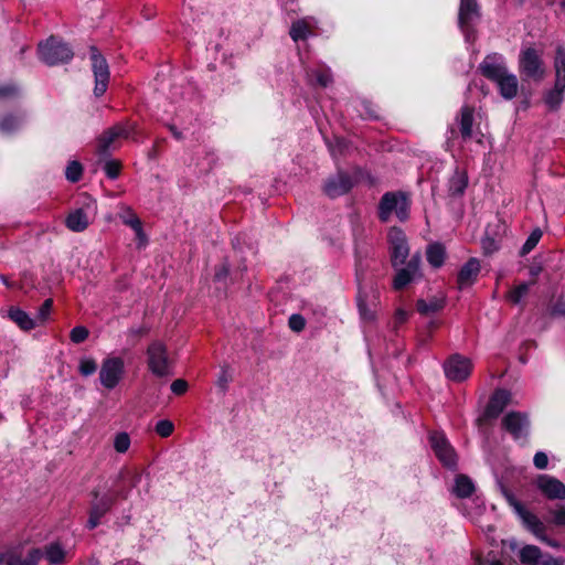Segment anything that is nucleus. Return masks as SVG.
Returning <instances> with one entry per match:
<instances>
[{
  "label": "nucleus",
  "instance_id": "nucleus-49",
  "mask_svg": "<svg viewBox=\"0 0 565 565\" xmlns=\"http://www.w3.org/2000/svg\"><path fill=\"white\" fill-rule=\"evenodd\" d=\"M360 107L361 109H359V111L363 118L375 119L379 117L377 110L371 103L363 100L361 102Z\"/></svg>",
  "mask_w": 565,
  "mask_h": 565
},
{
  "label": "nucleus",
  "instance_id": "nucleus-58",
  "mask_svg": "<svg viewBox=\"0 0 565 565\" xmlns=\"http://www.w3.org/2000/svg\"><path fill=\"white\" fill-rule=\"evenodd\" d=\"M134 232L136 233V236L139 239V244L145 245L147 242V237L142 230V224H139V230H134Z\"/></svg>",
  "mask_w": 565,
  "mask_h": 565
},
{
  "label": "nucleus",
  "instance_id": "nucleus-33",
  "mask_svg": "<svg viewBox=\"0 0 565 565\" xmlns=\"http://www.w3.org/2000/svg\"><path fill=\"white\" fill-rule=\"evenodd\" d=\"M541 558V550L535 545H526L520 551V559L525 565H539Z\"/></svg>",
  "mask_w": 565,
  "mask_h": 565
},
{
  "label": "nucleus",
  "instance_id": "nucleus-12",
  "mask_svg": "<svg viewBox=\"0 0 565 565\" xmlns=\"http://www.w3.org/2000/svg\"><path fill=\"white\" fill-rule=\"evenodd\" d=\"M505 498L510 505H512L515 512L523 519L529 529L539 537L541 541L546 542L551 546H557V543L548 540L544 535L543 523L532 513L527 512L521 502H519L512 494L505 493Z\"/></svg>",
  "mask_w": 565,
  "mask_h": 565
},
{
  "label": "nucleus",
  "instance_id": "nucleus-18",
  "mask_svg": "<svg viewBox=\"0 0 565 565\" xmlns=\"http://www.w3.org/2000/svg\"><path fill=\"white\" fill-rule=\"evenodd\" d=\"M536 486L551 500L565 499V484L555 477L541 475L536 480Z\"/></svg>",
  "mask_w": 565,
  "mask_h": 565
},
{
  "label": "nucleus",
  "instance_id": "nucleus-52",
  "mask_svg": "<svg viewBox=\"0 0 565 565\" xmlns=\"http://www.w3.org/2000/svg\"><path fill=\"white\" fill-rule=\"evenodd\" d=\"M553 515V523L559 526H565V507H559L558 509L551 512Z\"/></svg>",
  "mask_w": 565,
  "mask_h": 565
},
{
  "label": "nucleus",
  "instance_id": "nucleus-19",
  "mask_svg": "<svg viewBox=\"0 0 565 565\" xmlns=\"http://www.w3.org/2000/svg\"><path fill=\"white\" fill-rule=\"evenodd\" d=\"M502 425L515 439L527 434V417L519 412H511L507 414L502 420Z\"/></svg>",
  "mask_w": 565,
  "mask_h": 565
},
{
  "label": "nucleus",
  "instance_id": "nucleus-34",
  "mask_svg": "<svg viewBox=\"0 0 565 565\" xmlns=\"http://www.w3.org/2000/svg\"><path fill=\"white\" fill-rule=\"evenodd\" d=\"M43 555L50 565H61L65 558V552L58 543L47 545Z\"/></svg>",
  "mask_w": 565,
  "mask_h": 565
},
{
  "label": "nucleus",
  "instance_id": "nucleus-60",
  "mask_svg": "<svg viewBox=\"0 0 565 565\" xmlns=\"http://www.w3.org/2000/svg\"><path fill=\"white\" fill-rule=\"evenodd\" d=\"M130 332L132 334H136V335H142V334H146L148 332V329L146 328H134L130 330Z\"/></svg>",
  "mask_w": 565,
  "mask_h": 565
},
{
  "label": "nucleus",
  "instance_id": "nucleus-45",
  "mask_svg": "<svg viewBox=\"0 0 565 565\" xmlns=\"http://www.w3.org/2000/svg\"><path fill=\"white\" fill-rule=\"evenodd\" d=\"M20 95V88L14 84L0 86V100L13 99Z\"/></svg>",
  "mask_w": 565,
  "mask_h": 565
},
{
  "label": "nucleus",
  "instance_id": "nucleus-6",
  "mask_svg": "<svg viewBox=\"0 0 565 565\" xmlns=\"http://www.w3.org/2000/svg\"><path fill=\"white\" fill-rule=\"evenodd\" d=\"M126 373L125 361L120 356H107L99 370L100 384L107 390H114Z\"/></svg>",
  "mask_w": 565,
  "mask_h": 565
},
{
  "label": "nucleus",
  "instance_id": "nucleus-43",
  "mask_svg": "<svg viewBox=\"0 0 565 565\" xmlns=\"http://www.w3.org/2000/svg\"><path fill=\"white\" fill-rule=\"evenodd\" d=\"M97 370V364L92 358H82L79 360L78 371L83 376L93 375Z\"/></svg>",
  "mask_w": 565,
  "mask_h": 565
},
{
  "label": "nucleus",
  "instance_id": "nucleus-10",
  "mask_svg": "<svg viewBox=\"0 0 565 565\" xmlns=\"http://www.w3.org/2000/svg\"><path fill=\"white\" fill-rule=\"evenodd\" d=\"M387 239L391 249V260L394 268L405 264L409 255L406 236L401 228L392 227L388 231Z\"/></svg>",
  "mask_w": 565,
  "mask_h": 565
},
{
  "label": "nucleus",
  "instance_id": "nucleus-24",
  "mask_svg": "<svg viewBox=\"0 0 565 565\" xmlns=\"http://www.w3.org/2000/svg\"><path fill=\"white\" fill-rule=\"evenodd\" d=\"M500 94L505 99H512L516 96L519 82L514 74L507 72L500 79L495 82Z\"/></svg>",
  "mask_w": 565,
  "mask_h": 565
},
{
  "label": "nucleus",
  "instance_id": "nucleus-59",
  "mask_svg": "<svg viewBox=\"0 0 565 565\" xmlns=\"http://www.w3.org/2000/svg\"><path fill=\"white\" fill-rule=\"evenodd\" d=\"M540 565H558V562L552 556H543L540 559Z\"/></svg>",
  "mask_w": 565,
  "mask_h": 565
},
{
  "label": "nucleus",
  "instance_id": "nucleus-17",
  "mask_svg": "<svg viewBox=\"0 0 565 565\" xmlns=\"http://www.w3.org/2000/svg\"><path fill=\"white\" fill-rule=\"evenodd\" d=\"M556 81L554 87L545 95V104L551 109H556L563 102V94L565 89V63L561 60L558 62Z\"/></svg>",
  "mask_w": 565,
  "mask_h": 565
},
{
  "label": "nucleus",
  "instance_id": "nucleus-3",
  "mask_svg": "<svg viewBox=\"0 0 565 565\" xmlns=\"http://www.w3.org/2000/svg\"><path fill=\"white\" fill-rule=\"evenodd\" d=\"M39 57L49 66L67 63L73 58V51L67 43L50 36L39 44Z\"/></svg>",
  "mask_w": 565,
  "mask_h": 565
},
{
  "label": "nucleus",
  "instance_id": "nucleus-57",
  "mask_svg": "<svg viewBox=\"0 0 565 565\" xmlns=\"http://www.w3.org/2000/svg\"><path fill=\"white\" fill-rule=\"evenodd\" d=\"M394 318L396 324H402L407 320L408 313L404 309H397Z\"/></svg>",
  "mask_w": 565,
  "mask_h": 565
},
{
  "label": "nucleus",
  "instance_id": "nucleus-4",
  "mask_svg": "<svg viewBox=\"0 0 565 565\" xmlns=\"http://www.w3.org/2000/svg\"><path fill=\"white\" fill-rule=\"evenodd\" d=\"M93 500L90 501L89 518L87 520V527L95 529L102 518L111 509L117 498L127 499V491H117L114 494L100 493L98 489L92 491Z\"/></svg>",
  "mask_w": 565,
  "mask_h": 565
},
{
  "label": "nucleus",
  "instance_id": "nucleus-30",
  "mask_svg": "<svg viewBox=\"0 0 565 565\" xmlns=\"http://www.w3.org/2000/svg\"><path fill=\"white\" fill-rule=\"evenodd\" d=\"M310 81H313L321 87H327L332 83L331 70L327 66H319L307 72Z\"/></svg>",
  "mask_w": 565,
  "mask_h": 565
},
{
  "label": "nucleus",
  "instance_id": "nucleus-8",
  "mask_svg": "<svg viewBox=\"0 0 565 565\" xmlns=\"http://www.w3.org/2000/svg\"><path fill=\"white\" fill-rule=\"evenodd\" d=\"M92 71L95 77L94 94L99 97L105 94L109 82V66L106 58L95 47H90Z\"/></svg>",
  "mask_w": 565,
  "mask_h": 565
},
{
  "label": "nucleus",
  "instance_id": "nucleus-35",
  "mask_svg": "<svg viewBox=\"0 0 565 565\" xmlns=\"http://www.w3.org/2000/svg\"><path fill=\"white\" fill-rule=\"evenodd\" d=\"M289 34L291 39L297 42L305 40L310 34V30L303 21H297L292 23Z\"/></svg>",
  "mask_w": 565,
  "mask_h": 565
},
{
  "label": "nucleus",
  "instance_id": "nucleus-55",
  "mask_svg": "<svg viewBox=\"0 0 565 565\" xmlns=\"http://www.w3.org/2000/svg\"><path fill=\"white\" fill-rule=\"evenodd\" d=\"M230 273V268L227 264H223L220 267L216 268L214 277L216 280H222L227 277Z\"/></svg>",
  "mask_w": 565,
  "mask_h": 565
},
{
  "label": "nucleus",
  "instance_id": "nucleus-53",
  "mask_svg": "<svg viewBox=\"0 0 565 565\" xmlns=\"http://www.w3.org/2000/svg\"><path fill=\"white\" fill-rule=\"evenodd\" d=\"M188 390V383L184 380L178 379L172 382L171 384V391L175 395H182Z\"/></svg>",
  "mask_w": 565,
  "mask_h": 565
},
{
  "label": "nucleus",
  "instance_id": "nucleus-36",
  "mask_svg": "<svg viewBox=\"0 0 565 565\" xmlns=\"http://www.w3.org/2000/svg\"><path fill=\"white\" fill-rule=\"evenodd\" d=\"M119 216L125 225L131 227L132 230H139V224H141V221L130 207H125Z\"/></svg>",
  "mask_w": 565,
  "mask_h": 565
},
{
  "label": "nucleus",
  "instance_id": "nucleus-62",
  "mask_svg": "<svg viewBox=\"0 0 565 565\" xmlns=\"http://www.w3.org/2000/svg\"><path fill=\"white\" fill-rule=\"evenodd\" d=\"M490 565H503L500 561H493L490 563Z\"/></svg>",
  "mask_w": 565,
  "mask_h": 565
},
{
  "label": "nucleus",
  "instance_id": "nucleus-63",
  "mask_svg": "<svg viewBox=\"0 0 565 565\" xmlns=\"http://www.w3.org/2000/svg\"><path fill=\"white\" fill-rule=\"evenodd\" d=\"M435 327H437V323L435 321H430L429 322V328H435Z\"/></svg>",
  "mask_w": 565,
  "mask_h": 565
},
{
  "label": "nucleus",
  "instance_id": "nucleus-48",
  "mask_svg": "<svg viewBox=\"0 0 565 565\" xmlns=\"http://www.w3.org/2000/svg\"><path fill=\"white\" fill-rule=\"evenodd\" d=\"M289 328L295 332H301L306 327L305 318L299 313H294L288 320Z\"/></svg>",
  "mask_w": 565,
  "mask_h": 565
},
{
  "label": "nucleus",
  "instance_id": "nucleus-56",
  "mask_svg": "<svg viewBox=\"0 0 565 565\" xmlns=\"http://www.w3.org/2000/svg\"><path fill=\"white\" fill-rule=\"evenodd\" d=\"M563 61L565 63V50L562 46H558L556 50L554 66H555V73H557L558 62Z\"/></svg>",
  "mask_w": 565,
  "mask_h": 565
},
{
  "label": "nucleus",
  "instance_id": "nucleus-39",
  "mask_svg": "<svg viewBox=\"0 0 565 565\" xmlns=\"http://www.w3.org/2000/svg\"><path fill=\"white\" fill-rule=\"evenodd\" d=\"M52 308H53V300L51 298L44 300L42 306L39 308L36 317L34 319L36 321V326L43 324L44 322L47 321V319L51 315Z\"/></svg>",
  "mask_w": 565,
  "mask_h": 565
},
{
  "label": "nucleus",
  "instance_id": "nucleus-61",
  "mask_svg": "<svg viewBox=\"0 0 565 565\" xmlns=\"http://www.w3.org/2000/svg\"><path fill=\"white\" fill-rule=\"evenodd\" d=\"M170 129H171V131H172V134L174 135L175 138L181 139V134L179 131H177L174 129V127H171Z\"/></svg>",
  "mask_w": 565,
  "mask_h": 565
},
{
  "label": "nucleus",
  "instance_id": "nucleus-54",
  "mask_svg": "<svg viewBox=\"0 0 565 565\" xmlns=\"http://www.w3.org/2000/svg\"><path fill=\"white\" fill-rule=\"evenodd\" d=\"M347 147V141L344 139L337 138L335 143L331 145L329 143L330 151L333 157H335L338 153L341 154Z\"/></svg>",
  "mask_w": 565,
  "mask_h": 565
},
{
  "label": "nucleus",
  "instance_id": "nucleus-28",
  "mask_svg": "<svg viewBox=\"0 0 565 565\" xmlns=\"http://www.w3.org/2000/svg\"><path fill=\"white\" fill-rule=\"evenodd\" d=\"M23 115L7 114L0 117V134L12 135L17 132L24 122Z\"/></svg>",
  "mask_w": 565,
  "mask_h": 565
},
{
  "label": "nucleus",
  "instance_id": "nucleus-23",
  "mask_svg": "<svg viewBox=\"0 0 565 565\" xmlns=\"http://www.w3.org/2000/svg\"><path fill=\"white\" fill-rule=\"evenodd\" d=\"M473 107L465 105L457 117L461 138L466 141L472 138Z\"/></svg>",
  "mask_w": 565,
  "mask_h": 565
},
{
  "label": "nucleus",
  "instance_id": "nucleus-27",
  "mask_svg": "<svg viewBox=\"0 0 565 565\" xmlns=\"http://www.w3.org/2000/svg\"><path fill=\"white\" fill-rule=\"evenodd\" d=\"M445 307V298L434 296L428 299H419L416 303L417 311L420 315L429 316L443 310Z\"/></svg>",
  "mask_w": 565,
  "mask_h": 565
},
{
  "label": "nucleus",
  "instance_id": "nucleus-50",
  "mask_svg": "<svg viewBox=\"0 0 565 565\" xmlns=\"http://www.w3.org/2000/svg\"><path fill=\"white\" fill-rule=\"evenodd\" d=\"M358 308H359V311H360V315L361 317L364 319V320H373L374 319V312L372 310H370L366 306V301L365 299L362 297L361 294H359L358 296Z\"/></svg>",
  "mask_w": 565,
  "mask_h": 565
},
{
  "label": "nucleus",
  "instance_id": "nucleus-46",
  "mask_svg": "<svg viewBox=\"0 0 565 565\" xmlns=\"http://www.w3.org/2000/svg\"><path fill=\"white\" fill-rule=\"evenodd\" d=\"M88 329L83 326H77L73 328L70 333L71 341L76 344L84 342L88 338Z\"/></svg>",
  "mask_w": 565,
  "mask_h": 565
},
{
  "label": "nucleus",
  "instance_id": "nucleus-7",
  "mask_svg": "<svg viewBox=\"0 0 565 565\" xmlns=\"http://www.w3.org/2000/svg\"><path fill=\"white\" fill-rule=\"evenodd\" d=\"M479 19L480 11L477 0H460L458 24L467 42L475 39L473 25Z\"/></svg>",
  "mask_w": 565,
  "mask_h": 565
},
{
  "label": "nucleus",
  "instance_id": "nucleus-1",
  "mask_svg": "<svg viewBox=\"0 0 565 565\" xmlns=\"http://www.w3.org/2000/svg\"><path fill=\"white\" fill-rule=\"evenodd\" d=\"M146 362L148 370L157 377L173 375V360L168 347L161 340H153L146 350Z\"/></svg>",
  "mask_w": 565,
  "mask_h": 565
},
{
  "label": "nucleus",
  "instance_id": "nucleus-20",
  "mask_svg": "<svg viewBox=\"0 0 565 565\" xmlns=\"http://www.w3.org/2000/svg\"><path fill=\"white\" fill-rule=\"evenodd\" d=\"M95 209L94 202L86 204L85 207H79L72 211L66 217V227L72 232H83L89 225L88 210Z\"/></svg>",
  "mask_w": 565,
  "mask_h": 565
},
{
  "label": "nucleus",
  "instance_id": "nucleus-42",
  "mask_svg": "<svg viewBox=\"0 0 565 565\" xmlns=\"http://www.w3.org/2000/svg\"><path fill=\"white\" fill-rule=\"evenodd\" d=\"M173 430L174 424L170 419H161L154 426V431L162 438L171 436Z\"/></svg>",
  "mask_w": 565,
  "mask_h": 565
},
{
  "label": "nucleus",
  "instance_id": "nucleus-21",
  "mask_svg": "<svg viewBox=\"0 0 565 565\" xmlns=\"http://www.w3.org/2000/svg\"><path fill=\"white\" fill-rule=\"evenodd\" d=\"M480 269V262L475 257L465 263L457 276V284L459 289H465L472 286L478 278Z\"/></svg>",
  "mask_w": 565,
  "mask_h": 565
},
{
  "label": "nucleus",
  "instance_id": "nucleus-32",
  "mask_svg": "<svg viewBox=\"0 0 565 565\" xmlns=\"http://www.w3.org/2000/svg\"><path fill=\"white\" fill-rule=\"evenodd\" d=\"M468 185V177L463 171L456 170L451 179L449 180V192L451 195L463 194Z\"/></svg>",
  "mask_w": 565,
  "mask_h": 565
},
{
  "label": "nucleus",
  "instance_id": "nucleus-9",
  "mask_svg": "<svg viewBox=\"0 0 565 565\" xmlns=\"http://www.w3.org/2000/svg\"><path fill=\"white\" fill-rule=\"evenodd\" d=\"M472 366L470 359L456 353L444 362V372L449 381L463 382L471 374Z\"/></svg>",
  "mask_w": 565,
  "mask_h": 565
},
{
  "label": "nucleus",
  "instance_id": "nucleus-26",
  "mask_svg": "<svg viewBox=\"0 0 565 565\" xmlns=\"http://www.w3.org/2000/svg\"><path fill=\"white\" fill-rule=\"evenodd\" d=\"M8 316L23 331H30L36 327V321L20 308L11 307Z\"/></svg>",
  "mask_w": 565,
  "mask_h": 565
},
{
  "label": "nucleus",
  "instance_id": "nucleus-13",
  "mask_svg": "<svg viewBox=\"0 0 565 565\" xmlns=\"http://www.w3.org/2000/svg\"><path fill=\"white\" fill-rule=\"evenodd\" d=\"M520 72L526 77L533 79H542L544 75V68L542 60L539 53L529 47L522 51L519 61Z\"/></svg>",
  "mask_w": 565,
  "mask_h": 565
},
{
  "label": "nucleus",
  "instance_id": "nucleus-29",
  "mask_svg": "<svg viewBox=\"0 0 565 565\" xmlns=\"http://www.w3.org/2000/svg\"><path fill=\"white\" fill-rule=\"evenodd\" d=\"M427 262L435 268L443 266L446 258V249L439 243L430 244L426 252Z\"/></svg>",
  "mask_w": 565,
  "mask_h": 565
},
{
  "label": "nucleus",
  "instance_id": "nucleus-31",
  "mask_svg": "<svg viewBox=\"0 0 565 565\" xmlns=\"http://www.w3.org/2000/svg\"><path fill=\"white\" fill-rule=\"evenodd\" d=\"M475 491V484L470 478L459 475L455 480L454 492L458 498H468Z\"/></svg>",
  "mask_w": 565,
  "mask_h": 565
},
{
  "label": "nucleus",
  "instance_id": "nucleus-64",
  "mask_svg": "<svg viewBox=\"0 0 565 565\" xmlns=\"http://www.w3.org/2000/svg\"><path fill=\"white\" fill-rule=\"evenodd\" d=\"M562 7L565 8V0L562 1Z\"/></svg>",
  "mask_w": 565,
  "mask_h": 565
},
{
  "label": "nucleus",
  "instance_id": "nucleus-15",
  "mask_svg": "<svg viewBox=\"0 0 565 565\" xmlns=\"http://www.w3.org/2000/svg\"><path fill=\"white\" fill-rule=\"evenodd\" d=\"M479 71L484 77L494 83L509 72L504 57L499 53L488 54L480 63Z\"/></svg>",
  "mask_w": 565,
  "mask_h": 565
},
{
  "label": "nucleus",
  "instance_id": "nucleus-2",
  "mask_svg": "<svg viewBox=\"0 0 565 565\" xmlns=\"http://www.w3.org/2000/svg\"><path fill=\"white\" fill-rule=\"evenodd\" d=\"M411 201L404 192H386L379 203V218L388 222L393 214L404 222L409 216Z\"/></svg>",
  "mask_w": 565,
  "mask_h": 565
},
{
  "label": "nucleus",
  "instance_id": "nucleus-44",
  "mask_svg": "<svg viewBox=\"0 0 565 565\" xmlns=\"http://www.w3.org/2000/svg\"><path fill=\"white\" fill-rule=\"evenodd\" d=\"M232 381V374L227 366H223L216 380V386L222 393L227 391L228 384Z\"/></svg>",
  "mask_w": 565,
  "mask_h": 565
},
{
  "label": "nucleus",
  "instance_id": "nucleus-40",
  "mask_svg": "<svg viewBox=\"0 0 565 565\" xmlns=\"http://www.w3.org/2000/svg\"><path fill=\"white\" fill-rule=\"evenodd\" d=\"M130 447V437L127 433H118L114 438V448L119 454H125Z\"/></svg>",
  "mask_w": 565,
  "mask_h": 565
},
{
  "label": "nucleus",
  "instance_id": "nucleus-41",
  "mask_svg": "<svg viewBox=\"0 0 565 565\" xmlns=\"http://www.w3.org/2000/svg\"><path fill=\"white\" fill-rule=\"evenodd\" d=\"M541 237H542V231L540 228H535L530 234V236L527 237L525 243L523 244V246L521 248V254L522 255L529 254L537 245V243L540 242Z\"/></svg>",
  "mask_w": 565,
  "mask_h": 565
},
{
  "label": "nucleus",
  "instance_id": "nucleus-47",
  "mask_svg": "<svg viewBox=\"0 0 565 565\" xmlns=\"http://www.w3.org/2000/svg\"><path fill=\"white\" fill-rule=\"evenodd\" d=\"M120 168V162L117 160H106L104 164V171L109 179L118 178Z\"/></svg>",
  "mask_w": 565,
  "mask_h": 565
},
{
  "label": "nucleus",
  "instance_id": "nucleus-38",
  "mask_svg": "<svg viewBox=\"0 0 565 565\" xmlns=\"http://www.w3.org/2000/svg\"><path fill=\"white\" fill-rule=\"evenodd\" d=\"M530 288V285L526 282L520 284L519 286L514 287L508 292V299L514 303L518 305L521 302L523 297L527 294Z\"/></svg>",
  "mask_w": 565,
  "mask_h": 565
},
{
  "label": "nucleus",
  "instance_id": "nucleus-5",
  "mask_svg": "<svg viewBox=\"0 0 565 565\" xmlns=\"http://www.w3.org/2000/svg\"><path fill=\"white\" fill-rule=\"evenodd\" d=\"M136 125L130 121H124L114 125L105 130L97 141V153L100 158H107L111 150L117 148L119 138L127 139L135 131Z\"/></svg>",
  "mask_w": 565,
  "mask_h": 565
},
{
  "label": "nucleus",
  "instance_id": "nucleus-25",
  "mask_svg": "<svg viewBox=\"0 0 565 565\" xmlns=\"http://www.w3.org/2000/svg\"><path fill=\"white\" fill-rule=\"evenodd\" d=\"M43 553L40 548H31L25 556L11 553L7 557V565H38Z\"/></svg>",
  "mask_w": 565,
  "mask_h": 565
},
{
  "label": "nucleus",
  "instance_id": "nucleus-11",
  "mask_svg": "<svg viewBox=\"0 0 565 565\" xmlns=\"http://www.w3.org/2000/svg\"><path fill=\"white\" fill-rule=\"evenodd\" d=\"M429 441L439 461L447 468H456L457 456L446 436L443 433L434 431L429 436Z\"/></svg>",
  "mask_w": 565,
  "mask_h": 565
},
{
  "label": "nucleus",
  "instance_id": "nucleus-37",
  "mask_svg": "<svg viewBox=\"0 0 565 565\" xmlns=\"http://www.w3.org/2000/svg\"><path fill=\"white\" fill-rule=\"evenodd\" d=\"M82 173L83 168L78 161H71L65 170V177L72 183L79 181V179L82 178Z\"/></svg>",
  "mask_w": 565,
  "mask_h": 565
},
{
  "label": "nucleus",
  "instance_id": "nucleus-16",
  "mask_svg": "<svg viewBox=\"0 0 565 565\" xmlns=\"http://www.w3.org/2000/svg\"><path fill=\"white\" fill-rule=\"evenodd\" d=\"M420 276V256L415 254L405 267L399 268L393 279V288L402 290L413 280Z\"/></svg>",
  "mask_w": 565,
  "mask_h": 565
},
{
  "label": "nucleus",
  "instance_id": "nucleus-51",
  "mask_svg": "<svg viewBox=\"0 0 565 565\" xmlns=\"http://www.w3.org/2000/svg\"><path fill=\"white\" fill-rule=\"evenodd\" d=\"M533 463L540 470L545 469L547 467V465H548V457H547V455L544 451H537L534 455Z\"/></svg>",
  "mask_w": 565,
  "mask_h": 565
},
{
  "label": "nucleus",
  "instance_id": "nucleus-14",
  "mask_svg": "<svg viewBox=\"0 0 565 565\" xmlns=\"http://www.w3.org/2000/svg\"><path fill=\"white\" fill-rule=\"evenodd\" d=\"M354 179L343 171H339L337 174L329 177L323 185V192L331 199L344 195L354 185Z\"/></svg>",
  "mask_w": 565,
  "mask_h": 565
},
{
  "label": "nucleus",
  "instance_id": "nucleus-22",
  "mask_svg": "<svg viewBox=\"0 0 565 565\" xmlns=\"http://www.w3.org/2000/svg\"><path fill=\"white\" fill-rule=\"evenodd\" d=\"M510 399V394L505 390H497L491 396L487 407H486V416L489 418L498 417L508 405Z\"/></svg>",
  "mask_w": 565,
  "mask_h": 565
}]
</instances>
